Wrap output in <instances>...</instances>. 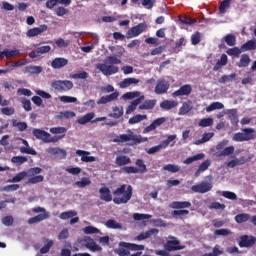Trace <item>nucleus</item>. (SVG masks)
<instances>
[{"instance_id":"nucleus-1","label":"nucleus","mask_w":256,"mask_h":256,"mask_svg":"<svg viewBox=\"0 0 256 256\" xmlns=\"http://www.w3.org/2000/svg\"><path fill=\"white\" fill-rule=\"evenodd\" d=\"M113 203L115 205H125L131 201V197H133V187L131 185L127 186L122 184L116 190L113 191Z\"/></svg>"},{"instance_id":"nucleus-2","label":"nucleus","mask_w":256,"mask_h":256,"mask_svg":"<svg viewBox=\"0 0 256 256\" xmlns=\"http://www.w3.org/2000/svg\"><path fill=\"white\" fill-rule=\"evenodd\" d=\"M145 246L139 244H133L129 242H120L119 247L115 250V253L119 256H129L130 251H144Z\"/></svg>"},{"instance_id":"nucleus-3","label":"nucleus","mask_w":256,"mask_h":256,"mask_svg":"<svg viewBox=\"0 0 256 256\" xmlns=\"http://www.w3.org/2000/svg\"><path fill=\"white\" fill-rule=\"evenodd\" d=\"M129 134H121L117 136L114 143H127L128 141H134L135 145L139 143H147L149 139L141 135H135L131 130L128 131Z\"/></svg>"},{"instance_id":"nucleus-4","label":"nucleus","mask_w":256,"mask_h":256,"mask_svg":"<svg viewBox=\"0 0 256 256\" xmlns=\"http://www.w3.org/2000/svg\"><path fill=\"white\" fill-rule=\"evenodd\" d=\"M229 144V140H223L216 145L218 152L215 153L216 159H221L223 157H229L235 153V146L231 145L225 148V145ZM220 151V152H219Z\"/></svg>"},{"instance_id":"nucleus-5","label":"nucleus","mask_w":256,"mask_h":256,"mask_svg":"<svg viewBox=\"0 0 256 256\" xmlns=\"http://www.w3.org/2000/svg\"><path fill=\"white\" fill-rule=\"evenodd\" d=\"M32 213H40L34 217L28 219L29 225H35V223H41V221H45V219H49V212L41 206L35 207L32 209Z\"/></svg>"},{"instance_id":"nucleus-6","label":"nucleus","mask_w":256,"mask_h":256,"mask_svg":"<svg viewBox=\"0 0 256 256\" xmlns=\"http://www.w3.org/2000/svg\"><path fill=\"white\" fill-rule=\"evenodd\" d=\"M164 248L166 251H181V249H185V246L181 245V241L177 237L170 235L164 244Z\"/></svg>"},{"instance_id":"nucleus-7","label":"nucleus","mask_w":256,"mask_h":256,"mask_svg":"<svg viewBox=\"0 0 256 256\" xmlns=\"http://www.w3.org/2000/svg\"><path fill=\"white\" fill-rule=\"evenodd\" d=\"M52 87L59 93H67L73 89V83L71 80H55L52 82Z\"/></svg>"},{"instance_id":"nucleus-8","label":"nucleus","mask_w":256,"mask_h":256,"mask_svg":"<svg viewBox=\"0 0 256 256\" xmlns=\"http://www.w3.org/2000/svg\"><path fill=\"white\" fill-rule=\"evenodd\" d=\"M96 68L103 73V75L109 76V75H115V73H119V67L112 65V64H103L98 63L96 65Z\"/></svg>"},{"instance_id":"nucleus-9","label":"nucleus","mask_w":256,"mask_h":256,"mask_svg":"<svg viewBox=\"0 0 256 256\" xmlns=\"http://www.w3.org/2000/svg\"><path fill=\"white\" fill-rule=\"evenodd\" d=\"M145 29H147L146 23H139L138 25L133 26L127 32L128 39H133V37H139V35H141V33L145 31Z\"/></svg>"},{"instance_id":"nucleus-10","label":"nucleus","mask_w":256,"mask_h":256,"mask_svg":"<svg viewBox=\"0 0 256 256\" xmlns=\"http://www.w3.org/2000/svg\"><path fill=\"white\" fill-rule=\"evenodd\" d=\"M167 91H169V81L164 78L159 79L156 83L154 93H156V95H165Z\"/></svg>"},{"instance_id":"nucleus-11","label":"nucleus","mask_w":256,"mask_h":256,"mask_svg":"<svg viewBox=\"0 0 256 256\" xmlns=\"http://www.w3.org/2000/svg\"><path fill=\"white\" fill-rule=\"evenodd\" d=\"M213 189V184L209 182H202L191 187V191L194 193H209Z\"/></svg>"},{"instance_id":"nucleus-12","label":"nucleus","mask_w":256,"mask_h":256,"mask_svg":"<svg viewBox=\"0 0 256 256\" xmlns=\"http://www.w3.org/2000/svg\"><path fill=\"white\" fill-rule=\"evenodd\" d=\"M256 243V238L254 236L242 235L238 242L239 247H253Z\"/></svg>"},{"instance_id":"nucleus-13","label":"nucleus","mask_w":256,"mask_h":256,"mask_svg":"<svg viewBox=\"0 0 256 256\" xmlns=\"http://www.w3.org/2000/svg\"><path fill=\"white\" fill-rule=\"evenodd\" d=\"M193 92V87L191 84H186L181 86L178 90L174 91L172 93V97H183V96H189L190 93Z\"/></svg>"},{"instance_id":"nucleus-14","label":"nucleus","mask_w":256,"mask_h":256,"mask_svg":"<svg viewBox=\"0 0 256 256\" xmlns=\"http://www.w3.org/2000/svg\"><path fill=\"white\" fill-rule=\"evenodd\" d=\"M51 51V46H41L37 50H33L29 53L30 59H37V57H41V55H45V53H49Z\"/></svg>"},{"instance_id":"nucleus-15","label":"nucleus","mask_w":256,"mask_h":256,"mask_svg":"<svg viewBox=\"0 0 256 256\" xmlns=\"http://www.w3.org/2000/svg\"><path fill=\"white\" fill-rule=\"evenodd\" d=\"M49 27L47 25H40L39 27H34L29 29L26 32L27 37H37V35H41V33H45Z\"/></svg>"},{"instance_id":"nucleus-16","label":"nucleus","mask_w":256,"mask_h":256,"mask_svg":"<svg viewBox=\"0 0 256 256\" xmlns=\"http://www.w3.org/2000/svg\"><path fill=\"white\" fill-rule=\"evenodd\" d=\"M76 155L81 157V161H83V163H93L96 161L94 156H89L91 155V152L85 150H76Z\"/></svg>"},{"instance_id":"nucleus-17","label":"nucleus","mask_w":256,"mask_h":256,"mask_svg":"<svg viewBox=\"0 0 256 256\" xmlns=\"http://www.w3.org/2000/svg\"><path fill=\"white\" fill-rule=\"evenodd\" d=\"M118 98H119V92H114L110 95L102 96L97 101V105H107V103H111V101H117Z\"/></svg>"},{"instance_id":"nucleus-18","label":"nucleus","mask_w":256,"mask_h":256,"mask_svg":"<svg viewBox=\"0 0 256 256\" xmlns=\"http://www.w3.org/2000/svg\"><path fill=\"white\" fill-rule=\"evenodd\" d=\"M100 199L101 201H105L106 203H111L113 201V196L111 195V190L107 187H102L99 189Z\"/></svg>"},{"instance_id":"nucleus-19","label":"nucleus","mask_w":256,"mask_h":256,"mask_svg":"<svg viewBox=\"0 0 256 256\" xmlns=\"http://www.w3.org/2000/svg\"><path fill=\"white\" fill-rule=\"evenodd\" d=\"M159 234V229L157 228H152L146 232L140 233L135 239L136 241H144V239H149V237H153V235H158Z\"/></svg>"},{"instance_id":"nucleus-20","label":"nucleus","mask_w":256,"mask_h":256,"mask_svg":"<svg viewBox=\"0 0 256 256\" xmlns=\"http://www.w3.org/2000/svg\"><path fill=\"white\" fill-rule=\"evenodd\" d=\"M69 65V60L67 58H55L51 62V67L53 69H61L65 66Z\"/></svg>"},{"instance_id":"nucleus-21","label":"nucleus","mask_w":256,"mask_h":256,"mask_svg":"<svg viewBox=\"0 0 256 256\" xmlns=\"http://www.w3.org/2000/svg\"><path fill=\"white\" fill-rule=\"evenodd\" d=\"M32 133L36 139L43 141V143H47L49 139V132L41 129H34Z\"/></svg>"},{"instance_id":"nucleus-22","label":"nucleus","mask_w":256,"mask_h":256,"mask_svg":"<svg viewBox=\"0 0 256 256\" xmlns=\"http://www.w3.org/2000/svg\"><path fill=\"white\" fill-rule=\"evenodd\" d=\"M170 209H189L191 202L189 201H174L169 205Z\"/></svg>"},{"instance_id":"nucleus-23","label":"nucleus","mask_w":256,"mask_h":256,"mask_svg":"<svg viewBox=\"0 0 256 256\" xmlns=\"http://www.w3.org/2000/svg\"><path fill=\"white\" fill-rule=\"evenodd\" d=\"M192 110H193V102L191 100H188L182 103V106L180 107L178 114L187 115V113H190V111Z\"/></svg>"},{"instance_id":"nucleus-24","label":"nucleus","mask_w":256,"mask_h":256,"mask_svg":"<svg viewBox=\"0 0 256 256\" xmlns=\"http://www.w3.org/2000/svg\"><path fill=\"white\" fill-rule=\"evenodd\" d=\"M242 135L244 138V141H252V139H255V129L253 128H244L242 129Z\"/></svg>"},{"instance_id":"nucleus-25","label":"nucleus","mask_w":256,"mask_h":256,"mask_svg":"<svg viewBox=\"0 0 256 256\" xmlns=\"http://www.w3.org/2000/svg\"><path fill=\"white\" fill-rule=\"evenodd\" d=\"M115 164L118 167H125V165L131 164V158L126 155H119L116 157Z\"/></svg>"},{"instance_id":"nucleus-26","label":"nucleus","mask_w":256,"mask_h":256,"mask_svg":"<svg viewBox=\"0 0 256 256\" xmlns=\"http://www.w3.org/2000/svg\"><path fill=\"white\" fill-rule=\"evenodd\" d=\"M143 99H145V96H140L139 98L135 99L131 102V104L126 109V115H131L135 109H137V105H139Z\"/></svg>"},{"instance_id":"nucleus-27","label":"nucleus","mask_w":256,"mask_h":256,"mask_svg":"<svg viewBox=\"0 0 256 256\" xmlns=\"http://www.w3.org/2000/svg\"><path fill=\"white\" fill-rule=\"evenodd\" d=\"M139 83V79L137 78H126L119 83L120 89H127L130 85H137Z\"/></svg>"},{"instance_id":"nucleus-28","label":"nucleus","mask_w":256,"mask_h":256,"mask_svg":"<svg viewBox=\"0 0 256 256\" xmlns=\"http://www.w3.org/2000/svg\"><path fill=\"white\" fill-rule=\"evenodd\" d=\"M256 49V39L248 40L246 43L241 45V51L245 53V51H255Z\"/></svg>"},{"instance_id":"nucleus-29","label":"nucleus","mask_w":256,"mask_h":256,"mask_svg":"<svg viewBox=\"0 0 256 256\" xmlns=\"http://www.w3.org/2000/svg\"><path fill=\"white\" fill-rule=\"evenodd\" d=\"M179 103L175 100H164L161 104L160 107L161 109H165L166 111H169L171 109H175Z\"/></svg>"},{"instance_id":"nucleus-30","label":"nucleus","mask_w":256,"mask_h":256,"mask_svg":"<svg viewBox=\"0 0 256 256\" xmlns=\"http://www.w3.org/2000/svg\"><path fill=\"white\" fill-rule=\"evenodd\" d=\"M228 63V58L226 54H222L220 59L216 62V64L213 67V71H219V69L225 67Z\"/></svg>"},{"instance_id":"nucleus-31","label":"nucleus","mask_w":256,"mask_h":256,"mask_svg":"<svg viewBox=\"0 0 256 256\" xmlns=\"http://www.w3.org/2000/svg\"><path fill=\"white\" fill-rule=\"evenodd\" d=\"M113 113L109 114V117H112L113 119H121L123 117V106H115L112 108Z\"/></svg>"},{"instance_id":"nucleus-32","label":"nucleus","mask_w":256,"mask_h":256,"mask_svg":"<svg viewBox=\"0 0 256 256\" xmlns=\"http://www.w3.org/2000/svg\"><path fill=\"white\" fill-rule=\"evenodd\" d=\"M94 118H95V112H90L80 117L77 120V122L79 123V125H87V123H90V121Z\"/></svg>"},{"instance_id":"nucleus-33","label":"nucleus","mask_w":256,"mask_h":256,"mask_svg":"<svg viewBox=\"0 0 256 256\" xmlns=\"http://www.w3.org/2000/svg\"><path fill=\"white\" fill-rule=\"evenodd\" d=\"M86 249H89L90 251H92L93 253H101V251H103V248L101 246H99L98 244L95 243V241L90 240L89 242H87L85 244Z\"/></svg>"},{"instance_id":"nucleus-34","label":"nucleus","mask_w":256,"mask_h":256,"mask_svg":"<svg viewBox=\"0 0 256 256\" xmlns=\"http://www.w3.org/2000/svg\"><path fill=\"white\" fill-rule=\"evenodd\" d=\"M227 115L232 125H237V123H239V116H237V109L228 110Z\"/></svg>"},{"instance_id":"nucleus-35","label":"nucleus","mask_w":256,"mask_h":256,"mask_svg":"<svg viewBox=\"0 0 256 256\" xmlns=\"http://www.w3.org/2000/svg\"><path fill=\"white\" fill-rule=\"evenodd\" d=\"M155 105H157L156 100H146L143 104L139 106L140 111L154 109Z\"/></svg>"},{"instance_id":"nucleus-36","label":"nucleus","mask_w":256,"mask_h":256,"mask_svg":"<svg viewBox=\"0 0 256 256\" xmlns=\"http://www.w3.org/2000/svg\"><path fill=\"white\" fill-rule=\"evenodd\" d=\"M205 157L204 153H199L194 156L188 157L184 160L185 165H191V163H194V161H201Z\"/></svg>"},{"instance_id":"nucleus-37","label":"nucleus","mask_w":256,"mask_h":256,"mask_svg":"<svg viewBox=\"0 0 256 256\" xmlns=\"http://www.w3.org/2000/svg\"><path fill=\"white\" fill-rule=\"evenodd\" d=\"M249 63H251V58L247 54H242L237 65L238 67H249Z\"/></svg>"},{"instance_id":"nucleus-38","label":"nucleus","mask_w":256,"mask_h":256,"mask_svg":"<svg viewBox=\"0 0 256 256\" xmlns=\"http://www.w3.org/2000/svg\"><path fill=\"white\" fill-rule=\"evenodd\" d=\"M223 39L228 47H235V44L237 43V37L233 34H228Z\"/></svg>"},{"instance_id":"nucleus-39","label":"nucleus","mask_w":256,"mask_h":256,"mask_svg":"<svg viewBox=\"0 0 256 256\" xmlns=\"http://www.w3.org/2000/svg\"><path fill=\"white\" fill-rule=\"evenodd\" d=\"M73 217H77V211L75 210H70L67 212H62L59 215V218L62 219L63 221H66V219H73Z\"/></svg>"},{"instance_id":"nucleus-40","label":"nucleus","mask_w":256,"mask_h":256,"mask_svg":"<svg viewBox=\"0 0 256 256\" xmlns=\"http://www.w3.org/2000/svg\"><path fill=\"white\" fill-rule=\"evenodd\" d=\"M145 119H147V115L137 114V115L133 116L132 118H130L128 123L130 125H135L137 123H141V121H145Z\"/></svg>"},{"instance_id":"nucleus-41","label":"nucleus","mask_w":256,"mask_h":256,"mask_svg":"<svg viewBox=\"0 0 256 256\" xmlns=\"http://www.w3.org/2000/svg\"><path fill=\"white\" fill-rule=\"evenodd\" d=\"M237 77V74L236 73H232V74H229V75H223L219 80H218V83H221V84H224V83H229L231 81H235Z\"/></svg>"},{"instance_id":"nucleus-42","label":"nucleus","mask_w":256,"mask_h":256,"mask_svg":"<svg viewBox=\"0 0 256 256\" xmlns=\"http://www.w3.org/2000/svg\"><path fill=\"white\" fill-rule=\"evenodd\" d=\"M105 225L108 229H123V225L113 219H109Z\"/></svg>"},{"instance_id":"nucleus-43","label":"nucleus","mask_w":256,"mask_h":256,"mask_svg":"<svg viewBox=\"0 0 256 256\" xmlns=\"http://www.w3.org/2000/svg\"><path fill=\"white\" fill-rule=\"evenodd\" d=\"M225 105L221 102H213L209 106L206 107L207 113H211V111H216V109H224Z\"/></svg>"},{"instance_id":"nucleus-44","label":"nucleus","mask_w":256,"mask_h":256,"mask_svg":"<svg viewBox=\"0 0 256 256\" xmlns=\"http://www.w3.org/2000/svg\"><path fill=\"white\" fill-rule=\"evenodd\" d=\"M45 181V177L43 175L32 176L28 179V185H37V183H43Z\"/></svg>"},{"instance_id":"nucleus-45","label":"nucleus","mask_w":256,"mask_h":256,"mask_svg":"<svg viewBox=\"0 0 256 256\" xmlns=\"http://www.w3.org/2000/svg\"><path fill=\"white\" fill-rule=\"evenodd\" d=\"M249 219H251V215L247 213H241L235 216L236 223H247Z\"/></svg>"},{"instance_id":"nucleus-46","label":"nucleus","mask_w":256,"mask_h":256,"mask_svg":"<svg viewBox=\"0 0 256 256\" xmlns=\"http://www.w3.org/2000/svg\"><path fill=\"white\" fill-rule=\"evenodd\" d=\"M135 165L138 167V173H147V165H145L143 159H137Z\"/></svg>"},{"instance_id":"nucleus-47","label":"nucleus","mask_w":256,"mask_h":256,"mask_svg":"<svg viewBox=\"0 0 256 256\" xmlns=\"http://www.w3.org/2000/svg\"><path fill=\"white\" fill-rule=\"evenodd\" d=\"M227 55H229L230 57H239V55H241V53H243V50H241V46L239 47H233L230 48L226 51Z\"/></svg>"},{"instance_id":"nucleus-48","label":"nucleus","mask_w":256,"mask_h":256,"mask_svg":"<svg viewBox=\"0 0 256 256\" xmlns=\"http://www.w3.org/2000/svg\"><path fill=\"white\" fill-rule=\"evenodd\" d=\"M26 71L32 75H39L43 71V67L30 65L26 67Z\"/></svg>"},{"instance_id":"nucleus-49","label":"nucleus","mask_w":256,"mask_h":256,"mask_svg":"<svg viewBox=\"0 0 256 256\" xmlns=\"http://www.w3.org/2000/svg\"><path fill=\"white\" fill-rule=\"evenodd\" d=\"M231 7V0H223L219 6V12L223 15L227 13V9Z\"/></svg>"},{"instance_id":"nucleus-50","label":"nucleus","mask_w":256,"mask_h":256,"mask_svg":"<svg viewBox=\"0 0 256 256\" xmlns=\"http://www.w3.org/2000/svg\"><path fill=\"white\" fill-rule=\"evenodd\" d=\"M106 65H121V59L117 58V56H108L105 59Z\"/></svg>"},{"instance_id":"nucleus-51","label":"nucleus","mask_w":256,"mask_h":256,"mask_svg":"<svg viewBox=\"0 0 256 256\" xmlns=\"http://www.w3.org/2000/svg\"><path fill=\"white\" fill-rule=\"evenodd\" d=\"M27 177V172L22 171L16 174L11 180H9L10 183H19L20 181H23Z\"/></svg>"},{"instance_id":"nucleus-52","label":"nucleus","mask_w":256,"mask_h":256,"mask_svg":"<svg viewBox=\"0 0 256 256\" xmlns=\"http://www.w3.org/2000/svg\"><path fill=\"white\" fill-rule=\"evenodd\" d=\"M121 173H126L127 175L139 173V170L135 166H125L121 168Z\"/></svg>"},{"instance_id":"nucleus-53","label":"nucleus","mask_w":256,"mask_h":256,"mask_svg":"<svg viewBox=\"0 0 256 256\" xmlns=\"http://www.w3.org/2000/svg\"><path fill=\"white\" fill-rule=\"evenodd\" d=\"M163 170L169 171L170 173H179V171H181V168L175 164H167L163 167Z\"/></svg>"},{"instance_id":"nucleus-54","label":"nucleus","mask_w":256,"mask_h":256,"mask_svg":"<svg viewBox=\"0 0 256 256\" xmlns=\"http://www.w3.org/2000/svg\"><path fill=\"white\" fill-rule=\"evenodd\" d=\"M75 185L80 189H83L87 187V185H91V179H89L88 177H83L81 181L75 182Z\"/></svg>"},{"instance_id":"nucleus-55","label":"nucleus","mask_w":256,"mask_h":256,"mask_svg":"<svg viewBox=\"0 0 256 256\" xmlns=\"http://www.w3.org/2000/svg\"><path fill=\"white\" fill-rule=\"evenodd\" d=\"M151 214H140V213H134L133 219L134 221H145L147 219H151Z\"/></svg>"},{"instance_id":"nucleus-56","label":"nucleus","mask_w":256,"mask_h":256,"mask_svg":"<svg viewBox=\"0 0 256 256\" xmlns=\"http://www.w3.org/2000/svg\"><path fill=\"white\" fill-rule=\"evenodd\" d=\"M71 79H88L89 73L82 71L70 75Z\"/></svg>"},{"instance_id":"nucleus-57","label":"nucleus","mask_w":256,"mask_h":256,"mask_svg":"<svg viewBox=\"0 0 256 256\" xmlns=\"http://www.w3.org/2000/svg\"><path fill=\"white\" fill-rule=\"evenodd\" d=\"M11 161L16 165H23V163H27L28 159L25 156H14Z\"/></svg>"},{"instance_id":"nucleus-58","label":"nucleus","mask_w":256,"mask_h":256,"mask_svg":"<svg viewBox=\"0 0 256 256\" xmlns=\"http://www.w3.org/2000/svg\"><path fill=\"white\" fill-rule=\"evenodd\" d=\"M19 50H4L2 51V57H6V59H11V57H15L16 55H19Z\"/></svg>"},{"instance_id":"nucleus-59","label":"nucleus","mask_w":256,"mask_h":256,"mask_svg":"<svg viewBox=\"0 0 256 256\" xmlns=\"http://www.w3.org/2000/svg\"><path fill=\"white\" fill-rule=\"evenodd\" d=\"M161 149H165V147L163 146L162 143H160L159 145L151 147L150 149L146 150V153H148V155H155V153H159V151Z\"/></svg>"},{"instance_id":"nucleus-60","label":"nucleus","mask_w":256,"mask_h":256,"mask_svg":"<svg viewBox=\"0 0 256 256\" xmlns=\"http://www.w3.org/2000/svg\"><path fill=\"white\" fill-rule=\"evenodd\" d=\"M12 126L17 127L18 131H25V129H27V122H18L17 120H13Z\"/></svg>"},{"instance_id":"nucleus-61","label":"nucleus","mask_w":256,"mask_h":256,"mask_svg":"<svg viewBox=\"0 0 256 256\" xmlns=\"http://www.w3.org/2000/svg\"><path fill=\"white\" fill-rule=\"evenodd\" d=\"M199 127H211L213 125V118H203L199 121Z\"/></svg>"},{"instance_id":"nucleus-62","label":"nucleus","mask_w":256,"mask_h":256,"mask_svg":"<svg viewBox=\"0 0 256 256\" xmlns=\"http://www.w3.org/2000/svg\"><path fill=\"white\" fill-rule=\"evenodd\" d=\"M41 171H43V169H41L40 167H34V168H30L28 170L27 175L28 177H35L37 175H39V173H41Z\"/></svg>"},{"instance_id":"nucleus-63","label":"nucleus","mask_w":256,"mask_h":256,"mask_svg":"<svg viewBox=\"0 0 256 256\" xmlns=\"http://www.w3.org/2000/svg\"><path fill=\"white\" fill-rule=\"evenodd\" d=\"M51 247H53V241L48 240V242L40 249V253L45 255V253H49Z\"/></svg>"},{"instance_id":"nucleus-64","label":"nucleus","mask_w":256,"mask_h":256,"mask_svg":"<svg viewBox=\"0 0 256 256\" xmlns=\"http://www.w3.org/2000/svg\"><path fill=\"white\" fill-rule=\"evenodd\" d=\"M60 101L62 103H77V98L73 96H61Z\"/></svg>"}]
</instances>
